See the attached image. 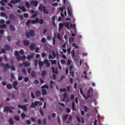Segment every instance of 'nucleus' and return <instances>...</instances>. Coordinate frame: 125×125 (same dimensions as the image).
I'll list each match as a JSON object with an SVG mask.
<instances>
[{"instance_id":"obj_1","label":"nucleus","mask_w":125,"mask_h":125,"mask_svg":"<svg viewBox=\"0 0 125 125\" xmlns=\"http://www.w3.org/2000/svg\"><path fill=\"white\" fill-rule=\"evenodd\" d=\"M38 10L41 12H42L44 13L48 14L49 12L48 10L46 9V8L45 6H43L42 4L40 5L38 7Z\"/></svg>"},{"instance_id":"obj_2","label":"nucleus","mask_w":125,"mask_h":125,"mask_svg":"<svg viewBox=\"0 0 125 125\" xmlns=\"http://www.w3.org/2000/svg\"><path fill=\"white\" fill-rule=\"evenodd\" d=\"M26 36L27 38H29V37H33L34 36V33L33 30H30L28 32L26 33Z\"/></svg>"},{"instance_id":"obj_3","label":"nucleus","mask_w":125,"mask_h":125,"mask_svg":"<svg viewBox=\"0 0 125 125\" xmlns=\"http://www.w3.org/2000/svg\"><path fill=\"white\" fill-rule=\"evenodd\" d=\"M3 111L4 112H5L6 111L7 113L8 112H9L10 113H13L11 109L9 106L5 107L3 109Z\"/></svg>"},{"instance_id":"obj_4","label":"nucleus","mask_w":125,"mask_h":125,"mask_svg":"<svg viewBox=\"0 0 125 125\" xmlns=\"http://www.w3.org/2000/svg\"><path fill=\"white\" fill-rule=\"evenodd\" d=\"M28 104L24 105L23 106H22L21 105L19 104L18 105V107H20L22 109L24 110L25 111H26L27 109V108L26 105H28Z\"/></svg>"},{"instance_id":"obj_5","label":"nucleus","mask_w":125,"mask_h":125,"mask_svg":"<svg viewBox=\"0 0 125 125\" xmlns=\"http://www.w3.org/2000/svg\"><path fill=\"white\" fill-rule=\"evenodd\" d=\"M0 66L3 67L6 70H7V68H10V66L8 63H6L4 65L3 63H1L0 64Z\"/></svg>"},{"instance_id":"obj_6","label":"nucleus","mask_w":125,"mask_h":125,"mask_svg":"<svg viewBox=\"0 0 125 125\" xmlns=\"http://www.w3.org/2000/svg\"><path fill=\"white\" fill-rule=\"evenodd\" d=\"M39 2L37 1L31 0V5H33L35 7H37Z\"/></svg>"},{"instance_id":"obj_7","label":"nucleus","mask_w":125,"mask_h":125,"mask_svg":"<svg viewBox=\"0 0 125 125\" xmlns=\"http://www.w3.org/2000/svg\"><path fill=\"white\" fill-rule=\"evenodd\" d=\"M35 46L36 44L35 43H31L29 46V48L31 51H32L34 50V48L35 47Z\"/></svg>"},{"instance_id":"obj_8","label":"nucleus","mask_w":125,"mask_h":125,"mask_svg":"<svg viewBox=\"0 0 125 125\" xmlns=\"http://www.w3.org/2000/svg\"><path fill=\"white\" fill-rule=\"evenodd\" d=\"M52 70L53 73L57 74H58V73L57 71V68H56L55 69L54 67H52Z\"/></svg>"},{"instance_id":"obj_9","label":"nucleus","mask_w":125,"mask_h":125,"mask_svg":"<svg viewBox=\"0 0 125 125\" xmlns=\"http://www.w3.org/2000/svg\"><path fill=\"white\" fill-rule=\"evenodd\" d=\"M44 63L46 64L47 67H49L50 66V63L47 60L45 59L44 60Z\"/></svg>"},{"instance_id":"obj_10","label":"nucleus","mask_w":125,"mask_h":125,"mask_svg":"<svg viewBox=\"0 0 125 125\" xmlns=\"http://www.w3.org/2000/svg\"><path fill=\"white\" fill-rule=\"evenodd\" d=\"M75 103H74V101H72V108L73 110V111H75L76 110H75V108L76 107V106L75 105Z\"/></svg>"},{"instance_id":"obj_11","label":"nucleus","mask_w":125,"mask_h":125,"mask_svg":"<svg viewBox=\"0 0 125 125\" xmlns=\"http://www.w3.org/2000/svg\"><path fill=\"white\" fill-rule=\"evenodd\" d=\"M23 44L26 46H27L30 44L29 42L27 40H24L23 41Z\"/></svg>"},{"instance_id":"obj_12","label":"nucleus","mask_w":125,"mask_h":125,"mask_svg":"<svg viewBox=\"0 0 125 125\" xmlns=\"http://www.w3.org/2000/svg\"><path fill=\"white\" fill-rule=\"evenodd\" d=\"M59 27L58 31H59L62 29V28L64 26L63 23H60L59 24Z\"/></svg>"},{"instance_id":"obj_13","label":"nucleus","mask_w":125,"mask_h":125,"mask_svg":"<svg viewBox=\"0 0 125 125\" xmlns=\"http://www.w3.org/2000/svg\"><path fill=\"white\" fill-rule=\"evenodd\" d=\"M9 27L10 30L12 31H14L16 30V28L12 24L10 25Z\"/></svg>"},{"instance_id":"obj_14","label":"nucleus","mask_w":125,"mask_h":125,"mask_svg":"<svg viewBox=\"0 0 125 125\" xmlns=\"http://www.w3.org/2000/svg\"><path fill=\"white\" fill-rule=\"evenodd\" d=\"M34 55L33 53H31L30 55H27V60H30L31 59L33 58Z\"/></svg>"},{"instance_id":"obj_15","label":"nucleus","mask_w":125,"mask_h":125,"mask_svg":"<svg viewBox=\"0 0 125 125\" xmlns=\"http://www.w3.org/2000/svg\"><path fill=\"white\" fill-rule=\"evenodd\" d=\"M43 110L42 108H41L39 109V111L41 116L43 117L44 116V114L43 113Z\"/></svg>"},{"instance_id":"obj_16","label":"nucleus","mask_w":125,"mask_h":125,"mask_svg":"<svg viewBox=\"0 0 125 125\" xmlns=\"http://www.w3.org/2000/svg\"><path fill=\"white\" fill-rule=\"evenodd\" d=\"M4 47L6 50H10L11 48V47L9 45L7 44L5 45Z\"/></svg>"},{"instance_id":"obj_17","label":"nucleus","mask_w":125,"mask_h":125,"mask_svg":"<svg viewBox=\"0 0 125 125\" xmlns=\"http://www.w3.org/2000/svg\"><path fill=\"white\" fill-rule=\"evenodd\" d=\"M41 93V91L39 90H38L36 91L35 95L37 97H39L40 96Z\"/></svg>"},{"instance_id":"obj_18","label":"nucleus","mask_w":125,"mask_h":125,"mask_svg":"<svg viewBox=\"0 0 125 125\" xmlns=\"http://www.w3.org/2000/svg\"><path fill=\"white\" fill-rule=\"evenodd\" d=\"M93 91V89L92 88L90 87L89 89L88 90L87 92L88 94H91L92 93Z\"/></svg>"},{"instance_id":"obj_19","label":"nucleus","mask_w":125,"mask_h":125,"mask_svg":"<svg viewBox=\"0 0 125 125\" xmlns=\"http://www.w3.org/2000/svg\"><path fill=\"white\" fill-rule=\"evenodd\" d=\"M9 122L10 125H13L14 124V122L13 121V119L11 118H10L8 120Z\"/></svg>"},{"instance_id":"obj_20","label":"nucleus","mask_w":125,"mask_h":125,"mask_svg":"<svg viewBox=\"0 0 125 125\" xmlns=\"http://www.w3.org/2000/svg\"><path fill=\"white\" fill-rule=\"evenodd\" d=\"M42 94L43 95H45L47 94V92L46 90L44 89H42Z\"/></svg>"},{"instance_id":"obj_21","label":"nucleus","mask_w":125,"mask_h":125,"mask_svg":"<svg viewBox=\"0 0 125 125\" xmlns=\"http://www.w3.org/2000/svg\"><path fill=\"white\" fill-rule=\"evenodd\" d=\"M64 26L66 27L68 29H69V24L67 22H64L63 23Z\"/></svg>"},{"instance_id":"obj_22","label":"nucleus","mask_w":125,"mask_h":125,"mask_svg":"<svg viewBox=\"0 0 125 125\" xmlns=\"http://www.w3.org/2000/svg\"><path fill=\"white\" fill-rule=\"evenodd\" d=\"M47 73V72L46 71L43 70L42 71L41 75L42 76V77L43 78H44V77L43 76L45 75Z\"/></svg>"},{"instance_id":"obj_23","label":"nucleus","mask_w":125,"mask_h":125,"mask_svg":"<svg viewBox=\"0 0 125 125\" xmlns=\"http://www.w3.org/2000/svg\"><path fill=\"white\" fill-rule=\"evenodd\" d=\"M74 72L73 71H70V77L71 76L72 77H74Z\"/></svg>"},{"instance_id":"obj_24","label":"nucleus","mask_w":125,"mask_h":125,"mask_svg":"<svg viewBox=\"0 0 125 125\" xmlns=\"http://www.w3.org/2000/svg\"><path fill=\"white\" fill-rule=\"evenodd\" d=\"M68 115H64L62 118L63 121L64 122H65L67 119Z\"/></svg>"},{"instance_id":"obj_25","label":"nucleus","mask_w":125,"mask_h":125,"mask_svg":"<svg viewBox=\"0 0 125 125\" xmlns=\"http://www.w3.org/2000/svg\"><path fill=\"white\" fill-rule=\"evenodd\" d=\"M1 1H0V3L3 6H5V4L4 2L6 3L7 2V0H1Z\"/></svg>"},{"instance_id":"obj_26","label":"nucleus","mask_w":125,"mask_h":125,"mask_svg":"<svg viewBox=\"0 0 125 125\" xmlns=\"http://www.w3.org/2000/svg\"><path fill=\"white\" fill-rule=\"evenodd\" d=\"M31 75L33 77H35L36 75V73L35 71H32L31 73Z\"/></svg>"},{"instance_id":"obj_27","label":"nucleus","mask_w":125,"mask_h":125,"mask_svg":"<svg viewBox=\"0 0 125 125\" xmlns=\"http://www.w3.org/2000/svg\"><path fill=\"white\" fill-rule=\"evenodd\" d=\"M9 18L10 19H13L14 18V16L13 14H10L9 17Z\"/></svg>"},{"instance_id":"obj_28","label":"nucleus","mask_w":125,"mask_h":125,"mask_svg":"<svg viewBox=\"0 0 125 125\" xmlns=\"http://www.w3.org/2000/svg\"><path fill=\"white\" fill-rule=\"evenodd\" d=\"M23 64L24 65V67H26L27 66H29L30 65V64L29 63L27 62H24Z\"/></svg>"},{"instance_id":"obj_29","label":"nucleus","mask_w":125,"mask_h":125,"mask_svg":"<svg viewBox=\"0 0 125 125\" xmlns=\"http://www.w3.org/2000/svg\"><path fill=\"white\" fill-rule=\"evenodd\" d=\"M69 78L70 84H72L74 82L73 81V78L70 77H69Z\"/></svg>"},{"instance_id":"obj_30","label":"nucleus","mask_w":125,"mask_h":125,"mask_svg":"<svg viewBox=\"0 0 125 125\" xmlns=\"http://www.w3.org/2000/svg\"><path fill=\"white\" fill-rule=\"evenodd\" d=\"M65 78V75H62L60 77V79L59 80L60 81H62L63 79H64Z\"/></svg>"},{"instance_id":"obj_31","label":"nucleus","mask_w":125,"mask_h":125,"mask_svg":"<svg viewBox=\"0 0 125 125\" xmlns=\"http://www.w3.org/2000/svg\"><path fill=\"white\" fill-rule=\"evenodd\" d=\"M60 91L61 92H64L66 93L67 92L66 90V88H65L64 89H60Z\"/></svg>"},{"instance_id":"obj_32","label":"nucleus","mask_w":125,"mask_h":125,"mask_svg":"<svg viewBox=\"0 0 125 125\" xmlns=\"http://www.w3.org/2000/svg\"><path fill=\"white\" fill-rule=\"evenodd\" d=\"M7 88L9 89H10L12 88V86L10 84H7L6 85Z\"/></svg>"},{"instance_id":"obj_33","label":"nucleus","mask_w":125,"mask_h":125,"mask_svg":"<svg viewBox=\"0 0 125 125\" xmlns=\"http://www.w3.org/2000/svg\"><path fill=\"white\" fill-rule=\"evenodd\" d=\"M50 61L51 62V63L52 64H55L56 63V61L55 60H50Z\"/></svg>"},{"instance_id":"obj_34","label":"nucleus","mask_w":125,"mask_h":125,"mask_svg":"<svg viewBox=\"0 0 125 125\" xmlns=\"http://www.w3.org/2000/svg\"><path fill=\"white\" fill-rule=\"evenodd\" d=\"M71 86L70 85H69V86H67L66 87L67 89V91L68 92H70V91Z\"/></svg>"},{"instance_id":"obj_35","label":"nucleus","mask_w":125,"mask_h":125,"mask_svg":"<svg viewBox=\"0 0 125 125\" xmlns=\"http://www.w3.org/2000/svg\"><path fill=\"white\" fill-rule=\"evenodd\" d=\"M16 59L18 61L20 60L21 59V57L20 55H16Z\"/></svg>"},{"instance_id":"obj_36","label":"nucleus","mask_w":125,"mask_h":125,"mask_svg":"<svg viewBox=\"0 0 125 125\" xmlns=\"http://www.w3.org/2000/svg\"><path fill=\"white\" fill-rule=\"evenodd\" d=\"M83 107L85 112L86 113L88 111V108L85 106H84Z\"/></svg>"},{"instance_id":"obj_37","label":"nucleus","mask_w":125,"mask_h":125,"mask_svg":"<svg viewBox=\"0 0 125 125\" xmlns=\"http://www.w3.org/2000/svg\"><path fill=\"white\" fill-rule=\"evenodd\" d=\"M41 88H46L47 89L49 88V87L48 85L46 84H44L43 86L41 87Z\"/></svg>"},{"instance_id":"obj_38","label":"nucleus","mask_w":125,"mask_h":125,"mask_svg":"<svg viewBox=\"0 0 125 125\" xmlns=\"http://www.w3.org/2000/svg\"><path fill=\"white\" fill-rule=\"evenodd\" d=\"M25 4L27 8H28L30 7V5L29 3L28 2H25Z\"/></svg>"},{"instance_id":"obj_39","label":"nucleus","mask_w":125,"mask_h":125,"mask_svg":"<svg viewBox=\"0 0 125 125\" xmlns=\"http://www.w3.org/2000/svg\"><path fill=\"white\" fill-rule=\"evenodd\" d=\"M75 50H73L71 52V55L72 56H75Z\"/></svg>"},{"instance_id":"obj_40","label":"nucleus","mask_w":125,"mask_h":125,"mask_svg":"<svg viewBox=\"0 0 125 125\" xmlns=\"http://www.w3.org/2000/svg\"><path fill=\"white\" fill-rule=\"evenodd\" d=\"M79 89L80 93L83 95V97H85V95L83 94V93L82 89L81 88H79Z\"/></svg>"},{"instance_id":"obj_41","label":"nucleus","mask_w":125,"mask_h":125,"mask_svg":"<svg viewBox=\"0 0 125 125\" xmlns=\"http://www.w3.org/2000/svg\"><path fill=\"white\" fill-rule=\"evenodd\" d=\"M75 98V96L73 94H72L70 95V99L71 100H74V98Z\"/></svg>"},{"instance_id":"obj_42","label":"nucleus","mask_w":125,"mask_h":125,"mask_svg":"<svg viewBox=\"0 0 125 125\" xmlns=\"http://www.w3.org/2000/svg\"><path fill=\"white\" fill-rule=\"evenodd\" d=\"M38 63L39 66H42L44 65V63L42 61L39 62Z\"/></svg>"},{"instance_id":"obj_43","label":"nucleus","mask_w":125,"mask_h":125,"mask_svg":"<svg viewBox=\"0 0 125 125\" xmlns=\"http://www.w3.org/2000/svg\"><path fill=\"white\" fill-rule=\"evenodd\" d=\"M14 118L17 121H19L20 120V117L18 116H14Z\"/></svg>"},{"instance_id":"obj_44","label":"nucleus","mask_w":125,"mask_h":125,"mask_svg":"<svg viewBox=\"0 0 125 125\" xmlns=\"http://www.w3.org/2000/svg\"><path fill=\"white\" fill-rule=\"evenodd\" d=\"M72 46L73 47H75V49H76L77 48H79V47L78 46H77L74 43H73L72 44Z\"/></svg>"},{"instance_id":"obj_45","label":"nucleus","mask_w":125,"mask_h":125,"mask_svg":"<svg viewBox=\"0 0 125 125\" xmlns=\"http://www.w3.org/2000/svg\"><path fill=\"white\" fill-rule=\"evenodd\" d=\"M41 56L42 57L44 58L46 56V53L44 52H43L42 53Z\"/></svg>"},{"instance_id":"obj_46","label":"nucleus","mask_w":125,"mask_h":125,"mask_svg":"<svg viewBox=\"0 0 125 125\" xmlns=\"http://www.w3.org/2000/svg\"><path fill=\"white\" fill-rule=\"evenodd\" d=\"M46 39L45 38H42L41 40V42L43 43H45L46 41Z\"/></svg>"},{"instance_id":"obj_47","label":"nucleus","mask_w":125,"mask_h":125,"mask_svg":"<svg viewBox=\"0 0 125 125\" xmlns=\"http://www.w3.org/2000/svg\"><path fill=\"white\" fill-rule=\"evenodd\" d=\"M19 53L21 55H23L24 53L23 50L22 49H21L20 51H19Z\"/></svg>"},{"instance_id":"obj_48","label":"nucleus","mask_w":125,"mask_h":125,"mask_svg":"<svg viewBox=\"0 0 125 125\" xmlns=\"http://www.w3.org/2000/svg\"><path fill=\"white\" fill-rule=\"evenodd\" d=\"M60 62L62 64H64L65 63V61L64 60L62 59L60 60Z\"/></svg>"},{"instance_id":"obj_49","label":"nucleus","mask_w":125,"mask_h":125,"mask_svg":"<svg viewBox=\"0 0 125 125\" xmlns=\"http://www.w3.org/2000/svg\"><path fill=\"white\" fill-rule=\"evenodd\" d=\"M57 37L58 39L60 40H61V38L60 35L59 33H58L57 35Z\"/></svg>"},{"instance_id":"obj_50","label":"nucleus","mask_w":125,"mask_h":125,"mask_svg":"<svg viewBox=\"0 0 125 125\" xmlns=\"http://www.w3.org/2000/svg\"><path fill=\"white\" fill-rule=\"evenodd\" d=\"M21 117L23 118L24 119L26 117V115L25 114L23 113H22L21 115Z\"/></svg>"},{"instance_id":"obj_51","label":"nucleus","mask_w":125,"mask_h":125,"mask_svg":"<svg viewBox=\"0 0 125 125\" xmlns=\"http://www.w3.org/2000/svg\"><path fill=\"white\" fill-rule=\"evenodd\" d=\"M31 19H29L26 22V24L27 25H28L31 22Z\"/></svg>"},{"instance_id":"obj_52","label":"nucleus","mask_w":125,"mask_h":125,"mask_svg":"<svg viewBox=\"0 0 125 125\" xmlns=\"http://www.w3.org/2000/svg\"><path fill=\"white\" fill-rule=\"evenodd\" d=\"M22 71L24 74L26 75V71L25 68L23 69L22 70Z\"/></svg>"},{"instance_id":"obj_53","label":"nucleus","mask_w":125,"mask_h":125,"mask_svg":"<svg viewBox=\"0 0 125 125\" xmlns=\"http://www.w3.org/2000/svg\"><path fill=\"white\" fill-rule=\"evenodd\" d=\"M73 68V66L72 65H70L69 66V70L70 71H73L72 69Z\"/></svg>"},{"instance_id":"obj_54","label":"nucleus","mask_w":125,"mask_h":125,"mask_svg":"<svg viewBox=\"0 0 125 125\" xmlns=\"http://www.w3.org/2000/svg\"><path fill=\"white\" fill-rule=\"evenodd\" d=\"M34 83L35 84H38L39 83V82L38 80L36 79L34 81Z\"/></svg>"},{"instance_id":"obj_55","label":"nucleus","mask_w":125,"mask_h":125,"mask_svg":"<svg viewBox=\"0 0 125 125\" xmlns=\"http://www.w3.org/2000/svg\"><path fill=\"white\" fill-rule=\"evenodd\" d=\"M71 62L70 60L69 59L68 60L67 62V64L68 65H69L71 64Z\"/></svg>"},{"instance_id":"obj_56","label":"nucleus","mask_w":125,"mask_h":125,"mask_svg":"<svg viewBox=\"0 0 125 125\" xmlns=\"http://www.w3.org/2000/svg\"><path fill=\"white\" fill-rule=\"evenodd\" d=\"M52 54L54 57H56V55L55 52L54 51H52Z\"/></svg>"},{"instance_id":"obj_57","label":"nucleus","mask_w":125,"mask_h":125,"mask_svg":"<svg viewBox=\"0 0 125 125\" xmlns=\"http://www.w3.org/2000/svg\"><path fill=\"white\" fill-rule=\"evenodd\" d=\"M18 84V82L16 81H14L13 82V86H16Z\"/></svg>"},{"instance_id":"obj_58","label":"nucleus","mask_w":125,"mask_h":125,"mask_svg":"<svg viewBox=\"0 0 125 125\" xmlns=\"http://www.w3.org/2000/svg\"><path fill=\"white\" fill-rule=\"evenodd\" d=\"M29 80V78L28 77H26L25 78L24 81L25 82H27Z\"/></svg>"},{"instance_id":"obj_59","label":"nucleus","mask_w":125,"mask_h":125,"mask_svg":"<svg viewBox=\"0 0 125 125\" xmlns=\"http://www.w3.org/2000/svg\"><path fill=\"white\" fill-rule=\"evenodd\" d=\"M0 16L3 17H5L6 16V14L5 13L2 12H1Z\"/></svg>"},{"instance_id":"obj_60","label":"nucleus","mask_w":125,"mask_h":125,"mask_svg":"<svg viewBox=\"0 0 125 125\" xmlns=\"http://www.w3.org/2000/svg\"><path fill=\"white\" fill-rule=\"evenodd\" d=\"M37 12L36 11L35 13L32 15V17L33 18H35L37 16Z\"/></svg>"},{"instance_id":"obj_61","label":"nucleus","mask_w":125,"mask_h":125,"mask_svg":"<svg viewBox=\"0 0 125 125\" xmlns=\"http://www.w3.org/2000/svg\"><path fill=\"white\" fill-rule=\"evenodd\" d=\"M71 47H70L69 48H68L67 49L68 52L69 54L71 52Z\"/></svg>"},{"instance_id":"obj_62","label":"nucleus","mask_w":125,"mask_h":125,"mask_svg":"<svg viewBox=\"0 0 125 125\" xmlns=\"http://www.w3.org/2000/svg\"><path fill=\"white\" fill-rule=\"evenodd\" d=\"M37 122L38 123V124L40 125L41 123V120L40 119H38Z\"/></svg>"},{"instance_id":"obj_63","label":"nucleus","mask_w":125,"mask_h":125,"mask_svg":"<svg viewBox=\"0 0 125 125\" xmlns=\"http://www.w3.org/2000/svg\"><path fill=\"white\" fill-rule=\"evenodd\" d=\"M63 97L64 98H67V94L66 93H65L63 95Z\"/></svg>"},{"instance_id":"obj_64","label":"nucleus","mask_w":125,"mask_h":125,"mask_svg":"<svg viewBox=\"0 0 125 125\" xmlns=\"http://www.w3.org/2000/svg\"><path fill=\"white\" fill-rule=\"evenodd\" d=\"M39 23L41 24H42L43 23V20L42 19H41L39 21Z\"/></svg>"}]
</instances>
